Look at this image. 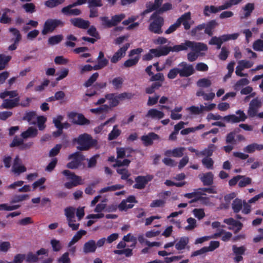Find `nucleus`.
<instances>
[{
    "label": "nucleus",
    "mask_w": 263,
    "mask_h": 263,
    "mask_svg": "<svg viewBox=\"0 0 263 263\" xmlns=\"http://www.w3.org/2000/svg\"><path fill=\"white\" fill-rule=\"evenodd\" d=\"M117 152V160L116 163L114 165V167L122 166H128L130 161L127 159H124L123 161L120 159L125 158H128L132 156L133 151L129 147H117L116 149Z\"/></svg>",
    "instance_id": "1"
},
{
    "label": "nucleus",
    "mask_w": 263,
    "mask_h": 263,
    "mask_svg": "<svg viewBox=\"0 0 263 263\" xmlns=\"http://www.w3.org/2000/svg\"><path fill=\"white\" fill-rule=\"evenodd\" d=\"M79 144L77 148L81 151H86L90 147L95 145L97 141L92 139L91 137L87 134H84L80 135L78 138L74 140Z\"/></svg>",
    "instance_id": "2"
},
{
    "label": "nucleus",
    "mask_w": 263,
    "mask_h": 263,
    "mask_svg": "<svg viewBox=\"0 0 263 263\" xmlns=\"http://www.w3.org/2000/svg\"><path fill=\"white\" fill-rule=\"evenodd\" d=\"M62 173L65 177V179L69 180L64 184L65 187L67 189H71L83 183L82 180L80 176L76 175L69 170H64Z\"/></svg>",
    "instance_id": "3"
},
{
    "label": "nucleus",
    "mask_w": 263,
    "mask_h": 263,
    "mask_svg": "<svg viewBox=\"0 0 263 263\" xmlns=\"http://www.w3.org/2000/svg\"><path fill=\"white\" fill-rule=\"evenodd\" d=\"M151 19L153 22L149 26L150 31L158 34L162 33L161 28L163 24V18L155 12L152 15Z\"/></svg>",
    "instance_id": "4"
},
{
    "label": "nucleus",
    "mask_w": 263,
    "mask_h": 263,
    "mask_svg": "<svg viewBox=\"0 0 263 263\" xmlns=\"http://www.w3.org/2000/svg\"><path fill=\"white\" fill-rule=\"evenodd\" d=\"M63 22L60 20L57 19H48L44 25L42 33L44 35L48 33L52 32L57 27L63 26Z\"/></svg>",
    "instance_id": "5"
},
{
    "label": "nucleus",
    "mask_w": 263,
    "mask_h": 263,
    "mask_svg": "<svg viewBox=\"0 0 263 263\" xmlns=\"http://www.w3.org/2000/svg\"><path fill=\"white\" fill-rule=\"evenodd\" d=\"M201 45L195 44V42L186 41L185 42L182 43L180 45H175L173 47H167L168 53L170 51L179 52L182 50H186L189 48H197L198 47L197 46Z\"/></svg>",
    "instance_id": "6"
},
{
    "label": "nucleus",
    "mask_w": 263,
    "mask_h": 263,
    "mask_svg": "<svg viewBox=\"0 0 263 263\" xmlns=\"http://www.w3.org/2000/svg\"><path fill=\"white\" fill-rule=\"evenodd\" d=\"M236 115H229L223 117V119L228 122L236 123L240 122H243L247 119V115L245 112L239 109L236 111Z\"/></svg>",
    "instance_id": "7"
},
{
    "label": "nucleus",
    "mask_w": 263,
    "mask_h": 263,
    "mask_svg": "<svg viewBox=\"0 0 263 263\" xmlns=\"http://www.w3.org/2000/svg\"><path fill=\"white\" fill-rule=\"evenodd\" d=\"M142 51V48H137L131 50L129 54L130 58L125 61L124 66L126 67H130L135 65L138 62Z\"/></svg>",
    "instance_id": "8"
},
{
    "label": "nucleus",
    "mask_w": 263,
    "mask_h": 263,
    "mask_svg": "<svg viewBox=\"0 0 263 263\" xmlns=\"http://www.w3.org/2000/svg\"><path fill=\"white\" fill-rule=\"evenodd\" d=\"M196 44L202 45L201 46H198L197 48H190L192 51L187 54V60L190 62H193L195 61L198 57L201 55L200 52L202 51H206L208 49L206 45L202 43L195 42Z\"/></svg>",
    "instance_id": "9"
},
{
    "label": "nucleus",
    "mask_w": 263,
    "mask_h": 263,
    "mask_svg": "<svg viewBox=\"0 0 263 263\" xmlns=\"http://www.w3.org/2000/svg\"><path fill=\"white\" fill-rule=\"evenodd\" d=\"M254 63L252 61L242 60L238 62V65L236 67L235 73L237 76L242 77H247L248 74L242 72L245 69L250 68L253 66Z\"/></svg>",
    "instance_id": "10"
},
{
    "label": "nucleus",
    "mask_w": 263,
    "mask_h": 263,
    "mask_svg": "<svg viewBox=\"0 0 263 263\" xmlns=\"http://www.w3.org/2000/svg\"><path fill=\"white\" fill-rule=\"evenodd\" d=\"M262 106V102L258 98L253 99L249 103L248 115L250 117H254L257 115L259 108Z\"/></svg>",
    "instance_id": "11"
},
{
    "label": "nucleus",
    "mask_w": 263,
    "mask_h": 263,
    "mask_svg": "<svg viewBox=\"0 0 263 263\" xmlns=\"http://www.w3.org/2000/svg\"><path fill=\"white\" fill-rule=\"evenodd\" d=\"M179 76L181 77H187L194 72V69L192 65L187 64L185 62H182L178 66Z\"/></svg>",
    "instance_id": "12"
},
{
    "label": "nucleus",
    "mask_w": 263,
    "mask_h": 263,
    "mask_svg": "<svg viewBox=\"0 0 263 263\" xmlns=\"http://www.w3.org/2000/svg\"><path fill=\"white\" fill-rule=\"evenodd\" d=\"M69 159L71 161L67 164V167L70 169H75L80 165L83 157L79 153L76 152L69 155Z\"/></svg>",
    "instance_id": "13"
},
{
    "label": "nucleus",
    "mask_w": 263,
    "mask_h": 263,
    "mask_svg": "<svg viewBox=\"0 0 263 263\" xmlns=\"http://www.w3.org/2000/svg\"><path fill=\"white\" fill-rule=\"evenodd\" d=\"M128 97V95L126 93H122L119 95L114 94H109L106 96V101L109 104L108 107L117 106L120 100Z\"/></svg>",
    "instance_id": "14"
},
{
    "label": "nucleus",
    "mask_w": 263,
    "mask_h": 263,
    "mask_svg": "<svg viewBox=\"0 0 263 263\" xmlns=\"http://www.w3.org/2000/svg\"><path fill=\"white\" fill-rule=\"evenodd\" d=\"M26 170V167L22 164L21 160L18 156L16 157L12 166V172L15 175L19 176L21 173L25 172Z\"/></svg>",
    "instance_id": "15"
},
{
    "label": "nucleus",
    "mask_w": 263,
    "mask_h": 263,
    "mask_svg": "<svg viewBox=\"0 0 263 263\" xmlns=\"http://www.w3.org/2000/svg\"><path fill=\"white\" fill-rule=\"evenodd\" d=\"M135 202H136V201L135 197L130 196L126 200H123L119 205L118 208L120 211H126L132 208Z\"/></svg>",
    "instance_id": "16"
},
{
    "label": "nucleus",
    "mask_w": 263,
    "mask_h": 263,
    "mask_svg": "<svg viewBox=\"0 0 263 263\" xmlns=\"http://www.w3.org/2000/svg\"><path fill=\"white\" fill-rule=\"evenodd\" d=\"M217 25V23L215 20L209 22L207 24H202L198 26L195 29V31L197 30H202L205 29V33L212 35L213 34L212 30Z\"/></svg>",
    "instance_id": "17"
},
{
    "label": "nucleus",
    "mask_w": 263,
    "mask_h": 263,
    "mask_svg": "<svg viewBox=\"0 0 263 263\" xmlns=\"http://www.w3.org/2000/svg\"><path fill=\"white\" fill-rule=\"evenodd\" d=\"M164 117V112L156 108H151L149 109L145 115V117L146 118L154 120H160L162 119Z\"/></svg>",
    "instance_id": "18"
},
{
    "label": "nucleus",
    "mask_w": 263,
    "mask_h": 263,
    "mask_svg": "<svg viewBox=\"0 0 263 263\" xmlns=\"http://www.w3.org/2000/svg\"><path fill=\"white\" fill-rule=\"evenodd\" d=\"M69 117L73 123L83 125L89 123L84 116L80 114L71 112L69 114Z\"/></svg>",
    "instance_id": "19"
},
{
    "label": "nucleus",
    "mask_w": 263,
    "mask_h": 263,
    "mask_svg": "<svg viewBox=\"0 0 263 263\" xmlns=\"http://www.w3.org/2000/svg\"><path fill=\"white\" fill-rule=\"evenodd\" d=\"M223 221L226 224L229 225V229L234 231L235 233L238 232L242 227V224L241 222L235 220L232 218L225 219Z\"/></svg>",
    "instance_id": "20"
},
{
    "label": "nucleus",
    "mask_w": 263,
    "mask_h": 263,
    "mask_svg": "<svg viewBox=\"0 0 263 263\" xmlns=\"http://www.w3.org/2000/svg\"><path fill=\"white\" fill-rule=\"evenodd\" d=\"M129 46V45L127 44L115 52L110 59L111 62L116 63L123 58L125 55L126 51L128 49Z\"/></svg>",
    "instance_id": "21"
},
{
    "label": "nucleus",
    "mask_w": 263,
    "mask_h": 263,
    "mask_svg": "<svg viewBox=\"0 0 263 263\" xmlns=\"http://www.w3.org/2000/svg\"><path fill=\"white\" fill-rule=\"evenodd\" d=\"M152 179V177L150 175L146 176H138L136 178V184L134 187L138 189L144 188L147 183Z\"/></svg>",
    "instance_id": "22"
},
{
    "label": "nucleus",
    "mask_w": 263,
    "mask_h": 263,
    "mask_svg": "<svg viewBox=\"0 0 263 263\" xmlns=\"http://www.w3.org/2000/svg\"><path fill=\"white\" fill-rule=\"evenodd\" d=\"M226 9H228L224 4L218 7L214 6H206L204 9L203 13L205 16H209L211 13H216Z\"/></svg>",
    "instance_id": "23"
},
{
    "label": "nucleus",
    "mask_w": 263,
    "mask_h": 263,
    "mask_svg": "<svg viewBox=\"0 0 263 263\" xmlns=\"http://www.w3.org/2000/svg\"><path fill=\"white\" fill-rule=\"evenodd\" d=\"M76 6H73V4L69 5L63 8L61 12L63 14L66 15H79L81 13V11L79 9H72Z\"/></svg>",
    "instance_id": "24"
},
{
    "label": "nucleus",
    "mask_w": 263,
    "mask_h": 263,
    "mask_svg": "<svg viewBox=\"0 0 263 263\" xmlns=\"http://www.w3.org/2000/svg\"><path fill=\"white\" fill-rule=\"evenodd\" d=\"M175 248L178 251L184 250L187 247L189 239L187 237H182L175 240Z\"/></svg>",
    "instance_id": "25"
},
{
    "label": "nucleus",
    "mask_w": 263,
    "mask_h": 263,
    "mask_svg": "<svg viewBox=\"0 0 263 263\" xmlns=\"http://www.w3.org/2000/svg\"><path fill=\"white\" fill-rule=\"evenodd\" d=\"M20 101L19 98L13 99H5L1 106L2 109H10L18 105Z\"/></svg>",
    "instance_id": "26"
},
{
    "label": "nucleus",
    "mask_w": 263,
    "mask_h": 263,
    "mask_svg": "<svg viewBox=\"0 0 263 263\" xmlns=\"http://www.w3.org/2000/svg\"><path fill=\"white\" fill-rule=\"evenodd\" d=\"M158 139L159 136L154 133H151L148 135H144L141 137V140L145 146L152 145L154 140Z\"/></svg>",
    "instance_id": "27"
},
{
    "label": "nucleus",
    "mask_w": 263,
    "mask_h": 263,
    "mask_svg": "<svg viewBox=\"0 0 263 263\" xmlns=\"http://www.w3.org/2000/svg\"><path fill=\"white\" fill-rule=\"evenodd\" d=\"M32 143L29 142L28 143L23 144V140L20 138L15 137L12 142L10 144V147H14L17 146H21L22 149H27L30 147Z\"/></svg>",
    "instance_id": "28"
},
{
    "label": "nucleus",
    "mask_w": 263,
    "mask_h": 263,
    "mask_svg": "<svg viewBox=\"0 0 263 263\" xmlns=\"http://www.w3.org/2000/svg\"><path fill=\"white\" fill-rule=\"evenodd\" d=\"M97 249L96 242L93 240H89L84 243L83 251L85 253H93Z\"/></svg>",
    "instance_id": "29"
},
{
    "label": "nucleus",
    "mask_w": 263,
    "mask_h": 263,
    "mask_svg": "<svg viewBox=\"0 0 263 263\" xmlns=\"http://www.w3.org/2000/svg\"><path fill=\"white\" fill-rule=\"evenodd\" d=\"M190 20L191 13L190 12H186L179 17L177 21L180 25L181 24H182L185 29H189L190 27V25L189 23Z\"/></svg>",
    "instance_id": "30"
},
{
    "label": "nucleus",
    "mask_w": 263,
    "mask_h": 263,
    "mask_svg": "<svg viewBox=\"0 0 263 263\" xmlns=\"http://www.w3.org/2000/svg\"><path fill=\"white\" fill-rule=\"evenodd\" d=\"M184 151V147H178L167 151L165 152V155L174 157H181L183 156Z\"/></svg>",
    "instance_id": "31"
},
{
    "label": "nucleus",
    "mask_w": 263,
    "mask_h": 263,
    "mask_svg": "<svg viewBox=\"0 0 263 263\" xmlns=\"http://www.w3.org/2000/svg\"><path fill=\"white\" fill-rule=\"evenodd\" d=\"M70 22L74 26L81 28H87L89 25V22L87 21H84L80 18H74L70 20Z\"/></svg>",
    "instance_id": "32"
},
{
    "label": "nucleus",
    "mask_w": 263,
    "mask_h": 263,
    "mask_svg": "<svg viewBox=\"0 0 263 263\" xmlns=\"http://www.w3.org/2000/svg\"><path fill=\"white\" fill-rule=\"evenodd\" d=\"M63 117L62 116H58L57 117L53 118V122L54 125L57 128H58V135H60L62 133V130L64 127H68V124L61 123V121L63 120Z\"/></svg>",
    "instance_id": "33"
},
{
    "label": "nucleus",
    "mask_w": 263,
    "mask_h": 263,
    "mask_svg": "<svg viewBox=\"0 0 263 263\" xmlns=\"http://www.w3.org/2000/svg\"><path fill=\"white\" fill-rule=\"evenodd\" d=\"M150 52L152 53L154 57H159L166 55L168 54L167 46H164L156 49H152Z\"/></svg>",
    "instance_id": "34"
},
{
    "label": "nucleus",
    "mask_w": 263,
    "mask_h": 263,
    "mask_svg": "<svg viewBox=\"0 0 263 263\" xmlns=\"http://www.w3.org/2000/svg\"><path fill=\"white\" fill-rule=\"evenodd\" d=\"M263 149V144L253 143L246 146L243 151L248 153H253L255 151H260Z\"/></svg>",
    "instance_id": "35"
},
{
    "label": "nucleus",
    "mask_w": 263,
    "mask_h": 263,
    "mask_svg": "<svg viewBox=\"0 0 263 263\" xmlns=\"http://www.w3.org/2000/svg\"><path fill=\"white\" fill-rule=\"evenodd\" d=\"M200 179L205 185H209L213 183V174L211 172H208L203 174L200 176Z\"/></svg>",
    "instance_id": "36"
},
{
    "label": "nucleus",
    "mask_w": 263,
    "mask_h": 263,
    "mask_svg": "<svg viewBox=\"0 0 263 263\" xmlns=\"http://www.w3.org/2000/svg\"><path fill=\"white\" fill-rule=\"evenodd\" d=\"M37 134V130L34 127H30L28 129L21 134V136L24 139L35 137Z\"/></svg>",
    "instance_id": "37"
},
{
    "label": "nucleus",
    "mask_w": 263,
    "mask_h": 263,
    "mask_svg": "<svg viewBox=\"0 0 263 263\" xmlns=\"http://www.w3.org/2000/svg\"><path fill=\"white\" fill-rule=\"evenodd\" d=\"M38 116L34 111H30L26 112L23 119L27 121L30 124H35L36 123V120H37Z\"/></svg>",
    "instance_id": "38"
},
{
    "label": "nucleus",
    "mask_w": 263,
    "mask_h": 263,
    "mask_svg": "<svg viewBox=\"0 0 263 263\" xmlns=\"http://www.w3.org/2000/svg\"><path fill=\"white\" fill-rule=\"evenodd\" d=\"M46 181V179L45 177H42L38 179L32 184L33 189L35 190L36 189L39 188V190L40 191L44 190L46 187V186L44 184Z\"/></svg>",
    "instance_id": "39"
},
{
    "label": "nucleus",
    "mask_w": 263,
    "mask_h": 263,
    "mask_svg": "<svg viewBox=\"0 0 263 263\" xmlns=\"http://www.w3.org/2000/svg\"><path fill=\"white\" fill-rule=\"evenodd\" d=\"M86 234V231L85 230H81L79 231L72 237L71 240L68 243V247H70L73 245L78 242L81 237Z\"/></svg>",
    "instance_id": "40"
},
{
    "label": "nucleus",
    "mask_w": 263,
    "mask_h": 263,
    "mask_svg": "<svg viewBox=\"0 0 263 263\" xmlns=\"http://www.w3.org/2000/svg\"><path fill=\"white\" fill-rule=\"evenodd\" d=\"M243 201L241 199L236 198L232 204V208L234 213H237L242 209Z\"/></svg>",
    "instance_id": "41"
},
{
    "label": "nucleus",
    "mask_w": 263,
    "mask_h": 263,
    "mask_svg": "<svg viewBox=\"0 0 263 263\" xmlns=\"http://www.w3.org/2000/svg\"><path fill=\"white\" fill-rule=\"evenodd\" d=\"M213 236L214 238L220 236L221 239L226 241L229 240L231 238L232 234L230 232H225L221 230L219 233L215 234Z\"/></svg>",
    "instance_id": "42"
},
{
    "label": "nucleus",
    "mask_w": 263,
    "mask_h": 263,
    "mask_svg": "<svg viewBox=\"0 0 263 263\" xmlns=\"http://www.w3.org/2000/svg\"><path fill=\"white\" fill-rule=\"evenodd\" d=\"M121 131L118 128V125H115L112 130L108 134V139L109 140H112L116 139L120 134Z\"/></svg>",
    "instance_id": "43"
},
{
    "label": "nucleus",
    "mask_w": 263,
    "mask_h": 263,
    "mask_svg": "<svg viewBox=\"0 0 263 263\" xmlns=\"http://www.w3.org/2000/svg\"><path fill=\"white\" fill-rule=\"evenodd\" d=\"M236 196V195L234 193H232L228 195H227L224 196V199L226 201V203H222L221 205V209H227L229 208L230 203L233 199H234Z\"/></svg>",
    "instance_id": "44"
},
{
    "label": "nucleus",
    "mask_w": 263,
    "mask_h": 263,
    "mask_svg": "<svg viewBox=\"0 0 263 263\" xmlns=\"http://www.w3.org/2000/svg\"><path fill=\"white\" fill-rule=\"evenodd\" d=\"M63 39L62 35H56L52 36L48 39V44L53 46L59 43Z\"/></svg>",
    "instance_id": "45"
},
{
    "label": "nucleus",
    "mask_w": 263,
    "mask_h": 263,
    "mask_svg": "<svg viewBox=\"0 0 263 263\" xmlns=\"http://www.w3.org/2000/svg\"><path fill=\"white\" fill-rule=\"evenodd\" d=\"M123 187V186L121 184H116L109 186H106L102 189L100 191V193H104L107 192L115 191L121 189Z\"/></svg>",
    "instance_id": "46"
},
{
    "label": "nucleus",
    "mask_w": 263,
    "mask_h": 263,
    "mask_svg": "<svg viewBox=\"0 0 263 263\" xmlns=\"http://www.w3.org/2000/svg\"><path fill=\"white\" fill-rule=\"evenodd\" d=\"M75 212V209L72 207H69L65 209V215L67 220L74 219Z\"/></svg>",
    "instance_id": "47"
},
{
    "label": "nucleus",
    "mask_w": 263,
    "mask_h": 263,
    "mask_svg": "<svg viewBox=\"0 0 263 263\" xmlns=\"http://www.w3.org/2000/svg\"><path fill=\"white\" fill-rule=\"evenodd\" d=\"M211 84V81L206 78L200 79L197 82V85L199 87L207 88L210 87Z\"/></svg>",
    "instance_id": "48"
},
{
    "label": "nucleus",
    "mask_w": 263,
    "mask_h": 263,
    "mask_svg": "<svg viewBox=\"0 0 263 263\" xmlns=\"http://www.w3.org/2000/svg\"><path fill=\"white\" fill-rule=\"evenodd\" d=\"M11 59V57L9 55L0 54V70L5 68Z\"/></svg>",
    "instance_id": "49"
},
{
    "label": "nucleus",
    "mask_w": 263,
    "mask_h": 263,
    "mask_svg": "<svg viewBox=\"0 0 263 263\" xmlns=\"http://www.w3.org/2000/svg\"><path fill=\"white\" fill-rule=\"evenodd\" d=\"M64 0H48L45 2L46 6L49 8H53L63 4Z\"/></svg>",
    "instance_id": "50"
},
{
    "label": "nucleus",
    "mask_w": 263,
    "mask_h": 263,
    "mask_svg": "<svg viewBox=\"0 0 263 263\" xmlns=\"http://www.w3.org/2000/svg\"><path fill=\"white\" fill-rule=\"evenodd\" d=\"M109 109L108 105H104L97 108H92L90 109V111L96 115L101 114L104 112H106Z\"/></svg>",
    "instance_id": "51"
},
{
    "label": "nucleus",
    "mask_w": 263,
    "mask_h": 263,
    "mask_svg": "<svg viewBox=\"0 0 263 263\" xmlns=\"http://www.w3.org/2000/svg\"><path fill=\"white\" fill-rule=\"evenodd\" d=\"M240 177V180L238 182V185L239 187H242L246 186L252 182V179L250 177L241 176Z\"/></svg>",
    "instance_id": "52"
},
{
    "label": "nucleus",
    "mask_w": 263,
    "mask_h": 263,
    "mask_svg": "<svg viewBox=\"0 0 263 263\" xmlns=\"http://www.w3.org/2000/svg\"><path fill=\"white\" fill-rule=\"evenodd\" d=\"M117 172L121 176V179L123 180H127L130 176V173L126 168L118 167Z\"/></svg>",
    "instance_id": "53"
},
{
    "label": "nucleus",
    "mask_w": 263,
    "mask_h": 263,
    "mask_svg": "<svg viewBox=\"0 0 263 263\" xmlns=\"http://www.w3.org/2000/svg\"><path fill=\"white\" fill-rule=\"evenodd\" d=\"M18 96V93L17 91H5L0 94V97L2 99H5L7 97H9L10 98H13L16 97Z\"/></svg>",
    "instance_id": "54"
},
{
    "label": "nucleus",
    "mask_w": 263,
    "mask_h": 263,
    "mask_svg": "<svg viewBox=\"0 0 263 263\" xmlns=\"http://www.w3.org/2000/svg\"><path fill=\"white\" fill-rule=\"evenodd\" d=\"M20 207L19 205H10L8 204L3 203L0 204V211H10L18 209Z\"/></svg>",
    "instance_id": "55"
},
{
    "label": "nucleus",
    "mask_w": 263,
    "mask_h": 263,
    "mask_svg": "<svg viewBox=\"0 0 263 263\" xmlns=\"http://www.w3.org/2000/svg\"><path fill=\"white\" fill-rule=\"evenodd\" d=\"M97 61L98 64L93 66V70H95L101 69L108 64V60L106 59L97 60Z\"/></svg>",
    "instance_id": "56"
},
{
    "label": "nucleus",
    "mask_w": 263,
    "mask_h": 263,
    "mask_svg": "<svg viewBox=\"0 0 263 263\" xmlns=\"http://www.w3.org/2000/svg\"><path fill=\"white\" fill-rule=\"evenodd\" d=\"M125 17V15L123 13H121L118 15H115L111 17V22L112 26L117 25L119 24L122 20Z\"/></svg>",
    "instance_id": "57"
},
{
    "label": "nucleus",
    "mask_w": 263,
    "mask_h": 263,
    "mask_svg": "<svg viewBox=\"0 0 263 263\" xmlns=\"http://www.w3.org/2000/svg\"><path fill=\"white\" fill-rule=\"evenodd\" d=\"M11 247V243L9 241H0V252L7 253Z\"/></svg>",
    "instance_id": "58"
},
{
    "label": "nucleus",
    "mask_w": 263,
    "mask_h": 263,
    "mask_svg": "<svg viewBox=\"0 0 263 263\" xmlns=\"http://www.w3.org/2000/svg\"><path fill=\"white\" fill-rule=\"evenodd\" d=\"M9 31L14 36V38L12 39V40L15 41L16 43H19L21 39V35L20 31L17 29L14 28H10Z\"/></svg>",
    "instance_id": "59"
},
{
    "label": "nucleus",
    "mask_w": 263,
    "mask_h": 263,
    "mask_svg": "<svg viewBox=\"0 0 263 263\" xmlns=\"http://www.w3.org/2000/svg\"><path fill=\"white\" fill-rule=\"evenodd\" d=\"M253 48L257 51H263V40L258 39L255 41L253 43Z\"/></svg>",
    "instance_id": "60"
},
{
    "label": "nucleus",
    "mask_w": 263,
    "mask_h": 263,
    "mask_svg": "<svg viewBox=\"0 0 263 263\" xmlns=\"http://www.w3.org/2000/svg\"><path fill=\"white\" fill-rule=\"evenodd\" d=\"M37 118L36 123L37 124L38 128L40 130H42L45 127V123L47 119L44 116H38Z\"/></svg>",
    "instance_id": "61"
},
{
    "label": "nucleus",
    "mask_w": 263,
    "mask_h": 263,
    "mask_svg": "<svg viewBox=\"0 0 263 263\" xmlns=\"http://www.w3.org/2000/svg\"><path fill=\"white\" fill-rule=\"evenodd\" d=\"M202 163L208 169H213L214 162L211 158L207 157L203 158L202 160Z\"/></svg>",
    "instance_id": "62"
},
{
    "label": "nucleus",
    "mask_w": 263,
    "mask_h": 263,
    "mask_svg": "<svg viewBox=\"0 0 263 263\" xmlns=\"http://www.w3.org/2000/svg\"><path fill=\"white\" fill-rule=\"evenodd\" d=\"M232 250L235 255H242L245 253L246 248L244 246L237 247L235 245L232 246Z\"/></svg>",
    "instance_id": "63"
},
{
    "label": "nucleus",
    "mask_w": 263,
    "mask_h": 263,
    "mask_svg": "<svg viewBox=\"0 0 263 263\" xmlns=\"http://www.w3.org/2000/svg\"><path fill=\"white\" fill-rule=\"evenodd\" d=\"M25 260L28 262H35L38 260V257L36 254L30 252L25 255Z\"/></svg>",
    "instance_id": "64"
}]
</instances>
